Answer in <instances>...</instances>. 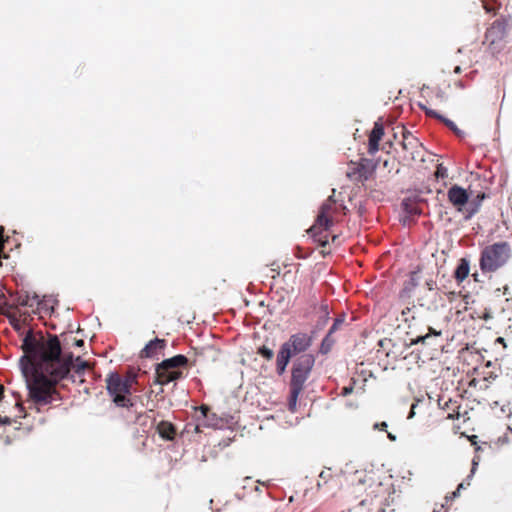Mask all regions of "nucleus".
<instances>
[{
    "label": "nucleus",
    "instance_id": "obj_5",
    "mask_svg": "<svg viewBox=\"0 0 512 512\" xmlns=\"http://www.w3.org/2000/svg\"><path fill=\"white\" fill-rule=\"evenodd\" d=\"M512 256V248L506 242L485 247L481 254L480 267L483 271L493 272L505 265Z\"/></svg>",
    "mask_w": 512,
    "mask_h": 512
},
{
    "label": "nucleus",
    "instance_id": "obj_17",
    "mask_svg": "<svg viewBox=\"0 0 512 512\" xmlns=\"http://www.w3.org/2000/svg\"><path fill=\"white\" fill-rule=\"evenodd\" d=\"M35 297H30L28 294L25 295H19L17 297V304L24 307H32L33 303L32 300H34Z\"/></svg>",
    "mask_w": 512,
    "mask_h": 512
},
{
    "label": "nucleus",
    "instance_id": "obj_13",
    "mask_svg": "<svg viewBox=\"0 0 512 512\" xmlns=\"http://www.w3.org/2000/svg\"><path fill=\"white\" fill-rule=\"evenodd\" d=\"M384 135V127L382 123L376 122L369 135V152L375 153L379 150V142Z\"/></svg>",
    "mask_w": 512,
    "mask_h": 512
},
{
    "label": "nucleus",
    "instance_id": "obj_22",
    "mask_svg": "<svg viewBox=\"0 0 512 512\" xmlns=\"http://www.w3.org/2000/svg\"><path fill=\"white\" fill-rule=\"evenodd\" d=\"M444 171L441 169V165L437 168V171L435 173L436 177H444Z\"/></svg>",
    "mask_w": 512,
    "mask_h": 512
},
{
    "label": "nucleus",
    "instance_id": "obj_34",
    "mask_svg": "<svg viewBox=\"0 0 512 512\" xmlns=\"http://www.w3.org/2000/svg\"><path fill=\"white\" fill-rule=\"evenodd\" d=\"M255 490H256V491H260L259 486H256V487H255Z\"/></svg>",
    "mask_w": 512,
    "mask_h": 512
},
{
    "label": "nucleus",
    "instance_id": "obj_33",
    "mask_svg": "<svg viewBox=\"0 0 512 512\" xmlns=\"http://www.w3.org/2000/svg\"><path fill=\"white\" fill-rule=\"evenodd\" d=\"M386 426H387L386 423H382L381 428H384Z\"/></svg>",
    "mask_w": 512,
    "mask_h": 512
},
{
    "label": "nucleus",
    "instance_id": "obj_4",
    "mask_svg": "<svg viewBox=\"0 0 512 512\" xmlns=\"http://www.w3.org/2000/svg\"><path fill=\"white\" fill-rule=\"evenodd\" d=\"M135 377H122L118 373H111L106 378V388L113 402L119 407H131L133 405L129 395Z\"/></svg>",
    "mask_w": 512,
    "mask_h": 512
},
{
    "label": "nucleus",
    "instance_id": "obj_32",
    "mask_svg": "<svg viewBox=\"0 0 512 512\" xmlns=\"http://www.w3.org/2000/svg\"><path fill=\"white\" fill-rule=\"evenodd\" d=\"M386 426H387L386 423H382L381 428H384Z\"/></svg>",
    "mask_w": 512,
    "mask_h": 512
},
{
    "label": "nucleus",
    "instance_id": "obj_24",
    "mask_svg": "<svg viewBox=\"0 0 512 512\" xmlns=\"http://www.w3.org/2000/svg\"><path fill=\"white\" fill-rule=\"evenodd\" d=\"M350 392H352V386H347L343 388L344 395L349 394Z\"/></svg>",
    "mask_w": 512,
    "mask_h": 512
},
{
    "label": "nucleus",
    "instance_id": "obj_27",
    "mask_svg": "<svg viewBox=\"0 0 512 512\" xmlns=\"http://www.w3.org/2000/svg\"><path fill=\"white\" fill-rule=\"evenodd\" d=\"M296 256H297L298 258H302V257H304V256H303V252H301V249H300V248H298V252L296 253Z\"/></svg>",
    "mask_w": 512,
    "mask_h": 512
},
{
    "label": "nucleus",
    "instance_id": "obj_8",
    "mask_svg": "<svg viewBox=\"0 0 512 512\" xmlns=\"http://www.w3.org/2000/svg\"><path fill=\"white\" fill-rule=\"evenodd\" d=\"M312 344V337L307 333H296L282 344L293 356L305 352Z\"/></svg>",
    "mask_w": 512,
    "mask_h": 512
},
{
    "label": "nucleus",
    "instance_id": "obj_30",
    "mask_svg": "<svg viewBox=\"0 0 512 512\" xmlns=\"http://www.w3.org/2000/svg\"><path fill=\"white\" fill-rule=\"evenodd\" d=\"M476 211V207L475 208H472L469 212V215L468 216H471L474 212Z\"/></svg>",
    "mask_w": 512,
    "mask_h": 512
},
{
    "label": "nucleus",
    "instance_id": "obj_7",
    "mask_svg": "<svg viewBox=\"0 0 512 512\" xmlns=\"http://www.w3.org/2000/svg\"><path fill=\"white\" fill-rule=\"evenodd\" d=\"M377 166L376 160L365 157L354 163V186L366 190L375 180Z\"/></svg>",
    "mask_w": 512,
    "mask_h": 512
},
{
    "label": "nucleus",
    "instance_id": "obj_14",
    "mask_svg": "<svg viewBox=\"0 0 512 512\" xmlns=\"http://www.w3.org/2000/svg\"><path fill=\"white\" fill-rule=\"evenodd\" d=\"M292 357L293 355L291 352L281 345L276 358V370L279 375H282L285 372L286 367Z\"/></svg>",
    "mask_w": 512,
    "mask_h": 512
},
{
    "label": "nucleus",
    "instance_id": "obj_21",
    "mask_svg": "<svg viewBox=\"0 0 512 512\" xmlns=\"http://www.w3.org/2000/svg\"><path fill=\"white\" fill-rule=\"evenodd\" d=\"M198 410L201 412V414H202V416H203L204 418H207V417H208V414L210 413V408H209V406L204 405V404H203V405H201V406L198 408Z\"/></svg>",
    "mask_w": 512,
    "mask_h": 512
},
{
    "label": "nucleus",
    "instance_id": "obj_28",
    "mask_svg": "<svg viewBox=\"0 0 512 512\" xmlns=\"http://www.w3.org/2000/svg\"><path fill=\"white\" fill-rule=\"evenodd\" d=\"M296 256H297L298 258H302V257H304V256H303V252H301V249H300V248H298V252L296 253Z\"/></svg>",
    "mask_w": 512,
    "mask_h": 512
},
{
    "label": "nucleus",
    "instance_id": "obj_18",
    "mask_svg": "<svg viewBox=\"0 0 512 512\" xmlns=\"http://www.w3.org/2000/svg\"><path fill=\"white\" fill-rule=\"evenodd\" d=\"M257 353L267 360H271L274 357L273 350L265 345L259 347Z\"/></svg>",
    "mask_w": 512,
    "mask_h": 512
},
{
    "label": "nucleus",
    "instance_id": "obj_16",
    "mask_svg": "<svg viewBox=\"0 0 512 512\" xmlns=\"http://www.w3.org/2000/svg\"><path fill=\"white\" fill-rule=\"evenodd\" d=\"M469 274V264L465 259H462L455 271V277L458 281H463Z\"/></svg>",
    "mask_w": 512,
    "mask_h": 512
},
{
    "label": "nucleus",
    "instance_id": "obj_1",
    "mask_svg": "<svg viewBox=\"0 0 512 512\" xmlns=\"http://www.w3.org/2000/svg\"><path fill=\"white\" fill-rule=\"evenodd\" d=\"M26 361L24 372L30 370L31 378L27 380L29 400L40 410L44 406L60 400L56 384L64 379L71 366V357H61V344L56 335L41 333L37 336L32 330L25 335L22 343Z\"/></svg>",
    "mask_w": 512,
    "mask_h": 512
},
{
    "label": "nucleus",
    "instance_id": "obj_6",
    "mask_svg": "<svg viewBox=\"0 0 512 512\" xmlns=\"http://www.w3.org/2000/svg\"><path fill=\"white\" fill-rule=\"evenodd\" d=\"M188 366V358L184 355H176L157 364L155 369L156 382L167 385L184 377L181 368Z\"/></svg>",
    "mask_w": 512,
    "mask_h": 512
},
{
    "label": "nucleus",
    "instance_id": "obj_2",
    "mask_svg": "<svg viewBox=\"0 0 512 512\" xmlns=\"http://www.w3.org/2000/svg\"><path fill=\"white\" fill-rule=\"evenodd\" d=\"M334 195L335 190H333V195L329 196L322 204L315 223L307 231L313 240L322 247L328 243L329 227L334 221H338V212L347 209L342 203H337Z\"/></svg>",
    "mask_w": 512,
    "mask_h": 512
},
{
    "label": "nucleus",
    "instance_id": "obj_31",
    "mask_svg": "<svg viewBox=\"0 0 512 512\" xmlns=\"http://www.w3.org/2000/svg\"><path fill=\"white\" fill-rule=\"evenodd\" d=\"M424 338H425V337H420V338H418L417 342H419V341H423V340H424Z\"/></svg>",
    "mask_w": 512,
    "mask_h": 512
},
{
    "label": "nucleus",
    "instance_id": "obj_11",
    "mask_svg": "<svg viewBox=\"0 0 512 512\" xmlns=\"http://www.w3.org/2000/svg\"><path fill=\"white\" fill-rule=\"evenodd\" d=\"M448 199L450 203L458 210L462 211L463 207L468 203L469 195L465 189L454 185L448 190Z\"/></svg>",
    "mask_w": 512,
    "mask_h": 512
},
{
    "label": "nucleus",
    "instance_id": "obj_26",
    "mask_svg": "<svg viewBox=\"0 0 512 512\" xmlns=\"http://www.w3.org/2000/svg\"><path fill=\"white\" fill-rule=\"evenodd\" d=\"M463 488V484H459V486L457 487V490L455 492H453V496H457V494L459 493L460 489Z\"/></svg>",
    "mask_w": 512,
    "mask_h": 512
},
{
    "label": "nucleus",
    "instance_id": "obj_10",
    "mask_svg": "<svg viewBox=\"0 0 512 512\" xmlns=\"http://www.w3.org/2000/svg\"><path fill=\"white\" fill-rule=\"evenodd\" d=\"M166 346L167 342L165 339L155 338L145 345V347L140 351L139 355L141 358H157L160 354L163 353Z\"/></svg>",
    "mask_w": 512,
    "mask_h": 512
},
{
    "label": "nucleus",
    "instance_id": "obj_3",
    "mask_svg": "<svg viewBox=\"0 0 512 512\" xmlns=\"http://www.w3.org/2000/svg\"><path fill=\"white\" fill-rule=\"evenodd\" d=\"M315 364V357L312 354H302L293 362L291 379L289 383L290 393L288 397V410L295 412L299 395L305 388L311 371Z\"/></svg>",
    "mask_w": 512,
    "mask_h": 512
},
{
    "label": "nucleus",
    "instance_id": "obj_19",
    "mask_svg": "<svg viewBox=\"0 0 512 512\" xmlns=\"http://www.w3.org/2000/svg\"><path fill=\"white\" fill-rule=\"evenodd\" d=\"M427 114L433 115V116H436V117L442 119L445 122V124L448 127H450V129H452L454 131V133H456L458 136L461 135V132L458 130V128L451 121H449L447 119H443L441 116L437 115L435 112H433L431 110H427Z\"/></svg>",
    "mask_w": 512,
    "mask_h": 512
},
{
    "label": "nucleus",
    "instance_id": "obj_15",
    "mask_svg": "<svg viewBox=\"0 0 512 512\" xmlns=\"http://www.w3.org/2000/svg\"><path fill=\"white\" fill-rule=\"evenodd\" d=\"M157 432L159 433L161 438L169 441L174 440L176 436L175 426L168 421L159 422L157 425Z\"/></svg>",
    "mask_w": 512,
    "mask_h": 512
},
{
    "label": "nucleus",
    "instance_id": "obj_20",
    "mask_svg": "<svg viewBox=\"0 0 512 512\" xmlns=\"http://www.w3.org/2000/svg\"><path fill=\"white\" fill-rule=\"evenodd\" d=\"M270 270L272 272V274H271L272 278H276V276H278L280 274V266L277 265L276 263L271 264Z\"/></svg>",
    "mask_w": 512,
    "mask_h": 512
},
{
    "label": "nucleus",
    "instance_id": "obj_25",
    "mask_svg": "<svg viewBox=\"0 0 512 512\" xmlns=\"http://www.w3.org/2000/svg\"><path fill=\"white\" fill-rule=\"evenodd\" d=\"M15 407L19 410V413H22L24 408L22 407V404L19 402H16Z\"/></svg>",
    "mask_w": 512,
    "mask_h": 512
},
{
    "label": "nucleus",
    "instance_id": "obj_29",
    "mask_svg": "<svg viewBox=\"0 0 512 512\" xmlns=\"http://www.w3.org/2000/svg\"><path fill=\"white\" fill-rule=\"evenodd\" d=\"M83 343H84V342H83V340H77V341H76V345H78V346L83 345Z\"/></svg>",
    "mask_w": 512,
    "mask_h": 512
},
{
    "label": "nucleus",
    "instance_id": "obj_9",
    "mask_svg": "<svg viewBox=\"0 0 512 512\" xmlns=\"http://www.w3.org/2000/svg\"><path fill=\"white\" fill-rule=\"evenodd\" d=\"M61 357L62 358H69V357H71V366H70V369H69V373H68V375L65 378L69 377L73 382H77L78 381V382L82 383L84 381L83 378H82L83 373L86 370L91 369V366H90L89 362L81 361L80 358L78 357L76 359L77 363L75 365H73V355L71 353H69V354H62L61 353Z\"/></svg>",
    "mask_w": 512,
    "mask_h": 512
},
{
    "label": "nucleus",
    "instance_id": "obj_12",
    "mask_svg": "<svg viewBox=\"0 0 512 512\" xmlns=\"http://www.w3.org/2000/svg\"><path fill=\"white\" fill-rule=\"evenodd\" d=\"M344 322L343 316L335 319L332 327L329 329L328 334L325 336V338L322 340L321 346H320V352L322 354H327L330 352L332 346L335 343V338H333V334L336 330H338L339 326L342 325Z\"/></svg>",
    "mask_w": 512,
    "mask_h": 512
},
{
    "label": "nucleus",
    "instance_id": "obj_23",
    "mask_svg": "<svg viewBox=\"0 0 512 512\" xmlns=\"http://www.w3.org/2000/svg\"><path fill=\"white\" fill-rule=\"evenodd\" d=\"M0 422L3 424H11V420L9 417H4V418L0 417Z\"/></svg>",
    "mask_w": 512,
    "mask_h": 512
}]
</instances>
